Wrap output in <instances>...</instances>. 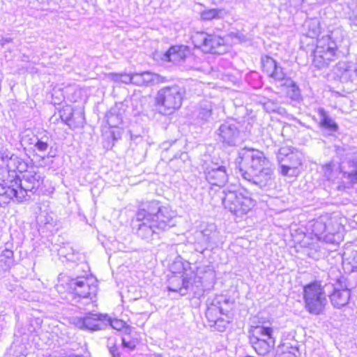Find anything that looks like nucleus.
<instances>
[{"label": "nucleus", "mask_w": 357, "mask_h": 357, "mask_svg": "<svg viewBox=\"0 0 357 357\" xmlns=\"http://www.w3.org/2000/svg\"><path fill=\"white\" fill-rule=\"evenodd\" d=\"M236 165L243 178L257 185H266L273 178L272 163L258 149L243 148L236 159Z\"/></svg>", "instance_id": "f257e3e1"}, {"label": "nucleus", "mask_w": 357, "mask_h": 357, "mask_svg": "<svg viewBox=\"0 0 357 357\" xmlns=\"http://www.w3.org/2000/svg\"><path fill=\"white\" fill-rule=\"evenodd\" d=\"M250 343L255 351L259 355L269 354L275 347L276 336L272 321L261 318L257 323L252 325L248 329Z\"/></svg>", "instance_id": "f03ea898"}, {"label": "nucleus", "mask_w": 357, "mask_h": 357, "mask_svg": "<svg viewBox=\"0 0 357 357\" xmlns=\"http://www.w3.org/2000/svg\"><path fill=\"white\" fill-rule=\"evenodd\" d=\"M56 288L59 294H68L74 298H92L98 294V282L92 275H82L59 282Z\"/></svg>", "instance_id": "7ed1b4c3"}, {"label": "nucleus", "mask_w": 357, "mask_h": 357, "mask_svg": "<svg viewBox=\"0 0 357 357\" xmlns=\"http://www.w3.org/2000/svg\"><path fill=\"white\" fill-rule=\"evenodd\" d=\"M303 299L305 310L312 315L322 314L327 305L324 286L319 280H312L303 287Z\"/></svg>", "instance_id": "20e7f679"}, {"label": "nucleus", "mask_w": 357, "mask_h": 357, "mask_svg": "<svg viewBox=\"0 0 357 357\" xmlns=\"http://www.w3.org/2000/svg\"><path fill=\"white\" fill-rule=\"evenodd\" d=\"M0 206H5L11 202L21 203L26 199L27 195L22 186L20 178L10 176L6 169H0Z\"/></svg>", "instance_id": "39448f33"}, {"label": "nucleus", "mask_w": 357, "mask_h": 357, "mask_svg": "<svg viewBox=\"0 0 357 357\" xmlns=\"http://www.w3.org/2000/svg\"><path fill=\"white\" fill-rule=\"evenodd\" d=\"M185 92L176 85L165 86L160 89L154 100V105L162 115H172L182 106Z\"/></svg>", "instance_id": "423d86ee"}, {"label": "nucleus", "mask_w": 357, "mask_h": 357, "mask_svg": "<svg viewBox=\"0 0 357 357\" xmlns=\"http://www.w3.org/2000/svg\"><path fill=\"white\" fill-rule=\"evenodd\" d=\"M190 40L195 49L206 54H220L227 46L225 37L204 31L194 32Z\"/></svg>", "instance_id": "0eeeda50"}, {"label": "nucleus", "mask_w": 357, "mask_h": 357, "mask_svg": "<svg viewBox=\"0 0 357 357\" xmlns=\"http://www.w3.org/2000/svg\"><path fill=\"white\" fill-rule=\"evenodd\" d=\"M223 204L236 217H243L252 210L255 202L248 191L239 189L229 191L223 199Z\"/></svg>", "instance_id": "6e6552de"}, {"label": "nucleus", "mask_w": 357, "mask_h": 357, "mask_svg": "<svg viewBox=\"0 0 357 357\" xmlns=\"http://www.w3.org/2000/svg\"><path fill=\"white\" fill-rule=\"evenodd\" d=\"M337 47L333 42L317 47L313 53V63L317 68L326 67L337 57Z\"/></svg>", "instance_id": "1a4fd4ad"}, {"label": "nucleus", "mask_w": 357, "mask_h": 357, "mask_svg": "<svg viewBox=\"0 0 357 357\" xmlns=\"http://www.w3.org/2000/svg\"><path fill=\"white\" fill-rule=\"evenodd\" d=\"M109 324L112 328L123 333L124 335L131 336L130 339L127 337L122 338V345L125 348L133 350L137 344L138 340L135 335H132V331L131 327L127 324L126 321L118 318L111 319Z\"/></svg>", "instance_id": "9d476101"}, {"label": "nucleus", "mask_w": 357, "mask_h": 357, "mask_svg": "<svg viewBox=\"0 0 357 357\" xmlns=\"http://www.w3.org/2000/svg\"><path fill=\"white\" fill-rule=\"evenodd\" d=\"M261 70L268 77L275 80L284 79L283 69L279 66L275 59L269 56H264L261 59Z\"/></svg>", "instance_id": "9b49d317"}, {"label": "nucleus", "mask_w": 357, "mask_h": 357, "mask_svg": "<svg viewBox=\"0 0 357 357\" xmlns=\"http://www.w3.org/2000/svg\"><path fill=\"white\" fill-rule=\"evenodd\" d=\"M331 305L335 308L347 306L351 300V290L345 287L334 288L329 295Z\"/></svg>", "instance_id": "f8f14e48"}, {"label": "nucleus", "mask_w": 357, "mask_h": 357, "mask_svg": "<svg viewBox=\"0 0 357 357\" xmlns=\"http://www.w3.org/2000/svg\"><path fill=\"white\" fill-rule=\"evenodd\" d=\"M190 54V50L187 45H172L165 53V61L168 62H180L185 60Z\"/></svg>", "instance_id": "ddd939ff"}, {"label": "nucleus", "mask_w": 357, "mask_h": 357, "mask_svg": "<svg viewBox=\"0 0 357 357\" xmlns=\"http://www.w3.org/2000/svg\"><path fill=\"white\" fill-rule=\"evenodd\" d=\"M12 166L8 165L6 167H1L0 169H6L9 172L10 176H16L17 178L23 176V174H26L33 167L29 165L24 160L21 158L15 157L14 158H10Z\"/></svg>", "instance_id": "4468645a"}, {"label": "nucleus", "mask_w": 357, "mask_h": 357, "mask_svg": "<svg viewBox=\"0 0 357 357\" xmlns=\"http://www.w3.org/2000/svg\"><path fill=\"white\" fill-rule=\"evenodd\" d=\"M299 355V349L296 344L284 342L278 346L275 357H298Z\"/></svg>", "instance_id": "2eb2a0df"}, {"label": "nucleus", "mask_w": 357, "mask_h": 357, "mask_svg": "<svg viewBox=\"0 0 357 357\" xmlns=\"http://www.w3.org/2000/svg\"><path fill=\"white\" fill-rule=\"evenodd\" d=\"M24 179L25 182V186L23 187L27 191H31L32 190L37 189L41 184L40 176L34 171V169L29 171L26 174L23 175L22 180Z\"/></svg>", "instance_id": "dca6fc26"}, {"label": "nucleus", "mask_w": 357, "mask_h": 357, "mask_svg": "<svg viewBox=\"0 0 357 357\" xmlns=\"http://www.w3.org/2000/svg\"><path fill=\"white\" fill-rule=\"evenodd\" d=\"M318 113L321 116L319 126L331 132H335L338 130V125L327 114L324 109H319Z\"/></svg>", "instance_id": "f3484780"}, {"label": "nucleus", "mask_w": 357, "mask_h": 357, "mask_svg": "<svg viewBox=\"0 0 357 357\" xmlns=\"http://www.w3.org/2000/svg\"><path fill=\"white\" fill-rule=\"evenodd\" d=\"M281 86L284 88L287 96L291 99H296L300 95L298 86L290 79H288L287 82L282 84Z\"/></svg>", "instance_id": "a211bd4d"}, {"label": "nucleus", "mask_w": 357, "mask_h": 357, "mask_svg": "<svg viewBox=\"0 0 357 357\" xmlns=\"http://www.w3.org/2000/svg\"><path fill=\"white\" fill-rule=\"evenodd\" d=\"M221 16L222 10L217 8L206 9L200 13V19L204 22L218 20Z\"/></svg>", "instance_id": "6ab92c4d"}, {"label": "nucleus", "mask_w": 357, "mask_h": 357, "mask_svg": "<svg viewBox=\"0 0 357 357\" xmlns=\"http://www.w3.org/2000/svg\"><path fill=\"white\" fill-rule=\"evenodd\" d=\"M354 1V7L352 10V14L350 16V21L352 25L357 26V0Z\"/></svg>", "instance_id": "aec40b11"}, {"label": "nucleus", "mask_w": 357, "mask_h": 357, "mask_svg": "<svg viewBox=\"0 0 357 357\" xmlns=\"http://www.w3.org/2000/svg\"><path fill=\"white\" fill-rule=\"evenodd\" d=\"M35 146L36 147V149L40 151H45L47 150V147H48V144L47 142H42V141H38L36 144H35Z\"/></svg>", "instance_id": "412c9836"}, {"label": "nucleus", "mask_w": 357, "mask_h": 357, "mask_svg": "<svg viewBox=\"0 0 357 357\" xmlns=\"http://www.w3.org/2000/svg\"><path fill=\"white\" fill-rule=\"evenodd\" d=\"M347 177L350 180V182L351 183H357V169L351 171V172H349L347 174Z\"/></svg>", "instance_id": "4be33fe9"}, {"label": "nucleus", "mask_w": 357, "mask_h": 357, "mask_svg": "<svg viewBox=\"0 0 357 357\" xmlns=\"http://www.w3.org/2000/svg\"><path fill=\"white\" fill-rule=\"evenodd\" d=\"M109 351L113 357H121L119 349L116 346L112 347Z\"/></svg>", "instance_id": "5701e85b"}, {"label": "nucleus", "mask_w": 357, "mask_h": 357, "mask_svg": "<svg viewBox=\"0 0 357 357\" xmlns=\"http://www.w3.org/2000/svg\"><path fill=\"white\" fill-rule=\"evenodd\" d=\"M123 77H127L129 79V81H130L132 79V77L130 75H127V74L115 75L116 79H121V78Z\"/></svg>", "instance_id": "b1692460"}, {"label": "nucleus", "mask_w": 357, "mask_h": 357, "mask_svg": "<svg viewBox=\"0 0 357 357\" xmlns=\"http://www.w3.org/2000/svg\"><path fill=\"white\" fill-rule=\"evenodd\" d=\"M289 169H290L289 167L284 165V166L282 167V173L284 175H287L288 174Z\"/></svg>", "instance_id": "393cba45"}, {"label": "nucleus", "mask_w": 357, "mask_h": 357, "mask_svg": "<svg viewBox=\"0 0 357 357\" xmlns=\"http://www.w3.org/2000/svg\"><path fill=\"white\" fill-rule=\"evenodd\" d=\"M73 357H91V355L89 354H87L86 356L77 355V356H75Z\"/></svg>", "instance_id": "a878e982"}]
</instances>
